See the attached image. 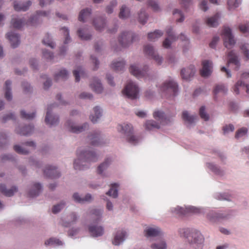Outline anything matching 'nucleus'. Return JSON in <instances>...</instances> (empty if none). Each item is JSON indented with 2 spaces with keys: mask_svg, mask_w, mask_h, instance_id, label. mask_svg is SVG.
I'll list each match as a JSON object with an SVG mask.
<instances>
[{
  "mask_svg": "<svg viewBox=\"0 0 249 249\" xmlns=\"http://www.w3.org/2000/svg\"><path fill=\"white\" fill-rule=\"evenodd\" d=\"M119 42L123 47H126L134 40V35L130 32H123L119 37Z\"/></svg>",
  "mask_w": 249,
  "mask_h": 249,
  "instance_id": "0eeeda50",
  "label": "nucleus"
},
{
  "mask_svg": "<svg viewBox=\"0 0 249 249\" xmlns=\"http://www.w3.org/2000/svg\"><path fill=\"white\" fill-rule=\"evenodd\" d=\"M31 4V1H28L25 3H15L14 5V9L17 11H25L28 9Z\"/></svg>",
  "mask_w": 249,
  "mask_h": 249,
  "instance_id": "bb28decb",
  "label": "nucleus"
},
{
  "mask_svg": "<svg viewBox=\"0 0 249 249\" xmlns=\"http://www.w3.org/2000/svg\"><path fill=\"white\" fill-rule=\"evenodd\" d=\"M148 5L150 6L152 9L155 11H158L160 10V7L158 4L155 1L149 0L148 1Z\"/></svg>",
  "mask_w": 249,
  "mask_h": 249,
  "instance_id": "338daca9",
  "label": "nucleus"
},
{
  "mask_svg": "<svg viewBox=\"0 0 249 249\" xmlns=\"http://www.w3.org/2000/svg\"><path fill=\"white\" fill-rule=\"evenodd\" d=\"M65 204L64 203H60L57 205L53 206L52 208L53 213L55 214L58 213L62 208H64Z\"/></svg>",
  "mask_w": 249,
  "mask_h": 249,
  "instance_id": "680f3d73",
  "label": "nucleus"
},
{
  "mask_svg": "<svg viewBox=\"0 0 249 249\" xmlns=\"http://www.w3.org/2000/svg\"><path fill=\"white\" fill-rule=\"evenodd\" d=\"M227 3L229 10L237 7L239 4V0H228Z\"/></svg>",
  "mask_w": 249,
  "mask_h": 249,
  "instance_id": "5fc2aeb1",
  "label": "nucleus"
},
{
  "mask_svg": "<svg viewBox=\"0 0 249 249\" xmlns=\"http://www.w3.org/2000/svg\"><path fill=\"white\" fill-rule=\"evenodd\" d=\"M240 89L246 90L247 93L249 94V85L245 84L241 80H239L235 85L233 88V90L235 94L239 93Z\"/></svg>",
  "mask_w": 249,
  "mask_h": 249,
  "instance_id": "412c9836",
  "label": "nucleus"
},
{
  "mask_svg": "<svg viewBox=\"0 0 249 249\" xmlns=\"http://www.w3.org/2000/svg\"><path fill=\"white\" fill-rule=\"evenodd\" d=\"M160 124L153 120H148L145 124V127L147 130H152L154 128H159Z\"/></svg>",
  "mask_w": 249,
  "mask_h": 249,
  "instance_id": "a19ab883",
  "label": "nucleus"
},
{
  "mask_svg": "<svg viewBox=\"0 0 249 249\" xmlns=\"http://www.w3.org/2000/svg\"><path fill=\"white\" fill-rule=\"evenodd\" d=\"M227 91V88L224 85L219 84L215 86L213 89V92L214 96L215 97L216 95L218 93H221L222 94H225L226 93Z\"/></svg>",
  "mask_w": 249,
  "mask_h": 249,
  "instance_id": "ea45409f",
  "label": "nucleus"
},
{
  "mask_svg": "<svg viewBox=\"0 0 249 249\" xmlns=\"http://www.w3.org/2000/svg\"><path fill=\"white\" fill-rule=\"evenodd\" d=\"M123 94L128 98L134 99L137 98L138 93V87L132 82H129L122 91Z\"/></svg>",
  "mask_w": 249,
  "mask_h": 249,
  "instance_id": "20e7f679",
  "label": "nucleus"
},
{
  "mask_svg": "<svg viewBox=\"0 0 249 249\" xmlns=\"http://www.w3.org/2000/svg\"><path fill=\"white\" fill-rule=\"evenodd\" d=\"M125 63L124 60L113 62L111 65V68L115 71H121L124 68Z\"/></svg>",
  "mask_w": 249,
  "mask_h": 249,
  "instance_id": "e433bc0d",
  "label": "nucleus"
},
{
  "mask_svg": "<svg viewBox=\"0 0 249 249\" xmlns=\"http://www.w3.org/2000/svg\"><path fill=\"white\" fill-rule=\"evenodd\" d=\"M53 106V105H50L48 106L45 120L46 123L50 125H55L58 124L59 122V119L57 116H52L51 114V111Z\"/></svg>",
  "mask_w": 249,
  "mask_h": 249,
  "instance_id": "ddd939ff",
  "label": "nucleus"
},
{
  "mask_svg": "<svg viewBox=\"0 0 249 249\" xmlns=\"http://www.w3.org/2000/svg\"><path fill=\"white\" fill-rule=\"evenodd\" d=\"M182 118L184 121L189 124H192L194 122V121L196 118V116L189 115L187 111H184L182 112Z\"/></svg>",
  "mask_w": 249,
  "mask_h": 249,
  "instance_id": "37998d69",
  "label": "nucleus"
},
{
  "mask_svg": "<svg viewBox=\"0 0 249 249\" xmlns=\"http://www.w3.org/2000/svg\"><path fill=\"white\" fill-rule=\"evenodd\" d=\"M195 72V67L190 65L188 68L181 70L180 74L182 79L188 80L194 76Z\"/></svg>",
  "mask_w": 249,
  "mask_h": 249,
  "instance_id": "dca6fc26",
  "label": "nucleus"
},
{
  "mask_svg": "<svg viewBox=\"0 0 249 249\" xmlns=\"http://www.w3.org/2000/svg\"><path fill=\"white\" fill-rule=\"evenodd\" d=\"M166 34L168 36V38H166L163 42V46L165 48H168L170 47L171 41L169 40V38L172 40H175L176 37L174 36L172 32V28L171 27L168 28L166 30Z\"/></svg>",
  "mask_w": 249,
  "mask_h": 249,
  "instance_id": "4be33fe9",
  "label": "nucleus"
},
{
  "mask_svg": "<svg viewBox=\"0 0 249 249\" xmlns=\"http://www.w3.org/2000/svg\"><path fill=\"white\" fill-rule=\"evenodd\" d=\"M244 55L249 60V44L244 43L240 46Z\"/></svg>",
  "mask_w": 249,
  "mask_h": 249,
  "instance_id": "8fccbe9b",
  "label": "nucleus"
},
{
  "mask_svg": "<svg viewBox=\"0 0 249 249\" xmlns=\"http://www.w3.org/2000/svg\"><path fill=\"white\" fill-rule=\"evenodd\" d=\"M91 88L97 93H101L103 90L102 86L97 79H94L90 84Z\"/></svg>",
  "mask_w": 249,
  "mask_h": 249,
  "instance_id": "cd10ccee",
  "label": "nucleus"
},
{
  "mask_svg": "<svg viewBox=\"0 0 249 249\" xmlns=\"http://www.w3.org/2000/svg\"><path fill=\"white\" fill-rule=\"evenodd\" d=\"M42 42L45 45H47L52 48H53L54 47V43L50 38V36L48 34L46 35L45 38L42 40Z\"/></svg>",
  "mask_w": 249,
  "mask_h": 249,
  "instance_id": "4d7b16f0",
  "label": "nucleus"
},
{
  "mask_svg": "<svg viewBox=\"0 0 249 249\" xmlns=\"http://www.w3.org/2000/svg\"><path fill=\"white\" fill-rule=\"evenodd\" d=\"M42 188L40 184L36 183L33 185V188L29 193V195L31 197H35L37 196L40 192Z\"/></svg>",
  "mask_w": 249,
  "mask_h": 249,
  "instance_id": "c756f323",
  "label": "nucleus"
},
{
  "mask_svg": "<svg viewBox=\"0 0 249 249\" xmlns=\"http://www.w3.org/2000/svg\"><path fill=\"white\" fill-rule=\"evenodd\" d=\"M6 37L8 38L12 48H15L19 44V36L18 35L13 32H10L7 34Z\"/></svg>",
  "mask_w": 249,
  "mask_h": 249,
  "instance_id": "a211bd4d",
  "label": "nucleus"
},
{
  "mask_svg": "<svg viewBox=\"0 0 249 249\" xmlns=\"http://www.w3.org/2000/svg\"><path fill=\"white\" fill-rule=\"evenodd\" d=\"M192 236L194 238V243L199 245L201 248L204 241L203 235L199 231H195L192 233Z\"/></svg>",
  "mask_w": 249,
  "mask_h": 249,
  "instance_id": "c85d7f7f",
  "label": "nucleus"
},
{
  "mask_svg": "<svg viewBox=\"0 0 249 249\" xmlns=\"http://www.w3.org/2000/svg\"><path fill=\"white\" fill-rule=\"evenodd\" d=\"M44 175L51 178H58L60 176L59 172H58L55 167L48 165L44 170Z\"/></svg>",
  "mask_w": 249,
  "mask_h": 249,
  "instance_id": "4468645a",
  "label": "nucleus"
},
{
  "mask_svg": "<svg viewBox=\"0 0 249 249\" xmlns=\"http://www.w3.org/2000/svg\"><path fill=\"white\" fill-rule=\"evenodd\" d=\"M79 37L82 40H88L90 39L91 35L85 29H79L77 31Z\"/></svg>",
  "mask_w": 249,
  "mask_h": 249,
  "instance_id": "79ce46f5",
  "label": "nucleus"
},
{
  "mask_svg": "<svg viewBox=\"0 0 249 249\" xmlns=\"http://www.w3.org/2000/svg\"><path fill=\"white\" fill-rule=\"evenodd\" d=\"M34 127L31 125L26 126L21 129H17L16 132L18 134L21 135H27L30 134L33 131Z\"/></svg>",
  "mask_w": 249,
  "mask_h": 249,
  "instance_id": "473e14b6",
  "label": "nucleus"
},
{
  "mask_svg": "<svg viewBox=\"0 0 249 249\" xmlns=\"http://www.w3.org/2000/svg\"><path fill=\"white\" fill-rule=\"evenodd\" d=\"M118 185L116 183L112 184L109 190L107 193V195L114 198L117 197L118 196Z\"/></svg>",
  "mask_w": 249,
  "mask_h": 249,
  "instance_id": "c03bdc74",
  "label": "nucleus"
},
{
  "mask_svg": "<svg viewBox=\"0 0 249 249\" xmlns=\"http://www.w3.org/2000/svg\"><path fill=\"white\" fill-rule=\"evenodd\" d=\"M46 246L49 245H62V242L59 239L55 238H50L49 239L46 240L45 242Z\"/></svg>",
  "mask_w": 249,
  "mask_h": 249,
  "instance_id": "09e8293b",
  "label": "nucleus"
},
{
  "mask_svg": "<svg viewBox=\"0 0 249 249\" xmlns=\"http://www.w3.org/2000/svg\"><path fill=\"white\" fill-rule=\"evenodd\" d=\"M130 72L138 78L145 77L147 75L148 67L144 66L142 70H140L135 65H132L129 68Z\"/></svg>",
  "mask_w": 249,
  "mask_h": 249,
  "instance_id": "1a4fd4ad",
  "label": "nucleus"
},
{
  "mask_svg": "<svg viewBox=\"0 0 249 249\" xmlns=\"http://www.w3.org/2000/svg\"><path fill=\"white\" fill-rule=\"evenodd\" d=\"M151 248L153 249H166V244L164 241L160 240L159 242L152 244Z\"/></svg>",
  "mask_w": 249,
  "mask_h": 249,
  "instance_id": "603ef678",
  "label": "nucleus"
},
{
  "mask_svg": "<svg viewBox=\"0 0 249 249\" xmlns=\"http://www.w3.org/2000/svg\"><path fill=\"white\" fill-rule=\"evenodd\" d=\"M248 130L245 127H242L239 129L235 134V138H239L244 135H245L247 133Z\"/></svg>",
  "mask_w": 249,
  "mask_h": 249,
  "instance_id": "e2e57ef3",
  "label": "nucleus"
},
{
  "mask_svg": "<svg viewBox=\"0 0 249 249\" xmlns=\"http://www.w3.org/2000/svg\"><path fill=\"white\" fill-rule=\"evenodd\" d=\"M36 144L33 142H27L23 144L22 146L16 145L14 147V150L18 153L21 154H27L31 150L34 149Z\"/></svg>",
  "mask_w": 249,
  "mask_h": 249,
  "instance_id": "6e6552de",
  "label": "nucleus"
},
{
  "mask_svg": "<svg viewBox=\"0 0 249 249\" xmlns=\"http://www.w3.org/2000/svg\"><path fill=\"white\" fill-rule=\"evenodd\" d=\"M17 191V188L15 186L12 187L10 189L7 190L6 189L5 185H1L0 186V192L6 196H12Z\"/></svg>",
  "mask_w": 249,
  "mask_h": 249,
  "instance_id": "b1692460",
  "label": "nucleus"
},
{
  "mask_svg": "<svg viewBox=\"0 0 249 249\" xmlns=\"http://www.w3.org/2000/svg\"><path fill=\"white\" fill-rule=\"evenodd\" d=\"M163 33L159 30H156L154 32L148 34V39L151 41H154L156 39L161 36Z\"/></svg>",
  "mask_w": 249,
  "mask_h": 249,
  "instance_id": "58836bf2",
  "label": "nucleus"
},
{
  "mask_svg": "<svg viewBox=\"0 0 249 249\" xmlns=\"http://www.w3.org/2000/svg\"><path fill=\"white\" fill-rule=\"evenodd\" d=\"M154 118L159 121L161 124H164L167 123L166 117L163 112L157 110L153 113Z\"/></svg>",
  "mask_w": 249,
  "mask_h": 249,
  "instance_id": "393cba45",
  "label": "nucleus"
},
{
  "mask_svg": "<svg viewBox=\"0 0 249 249\" xmlns=\"http://www.w3.org/2000/svg\"><path fill=\"white\" fill-rule=\"evenodd\" d=\"M178 85L173 80L164 82L160 87V91L163 96L168 95L175 96L178 92Z\"/></svg>",
  "mask_w": 249,
  "mask_h": 249,
  "instance_id": "f03ea898",
  "label": "nucleus"
},
{
  "mask_svg": "<svg viewBox=\"0 0 249 249\" xmlns=\"http://www.w3.org/2000/svg\"><path fill=\"white\" fill-rule=\"evenodd\" d=\"M93 110L95 116L92 115H91L90 116V119L92 123H95L97 121V119L101 116L102 113L99 107H94Z\"/></svg>",
  "mask_w": 249,
  "mask_h": 249,
  "instance_id": "4c0bfd02",
  "label": "nucleus"
},
{
  "mask_svg": "<svg viewBox=\"0 0 249 249\" xmlns=\"http://www.w3.org/2000/svg\"><path fill=\"white\" fill-rule=\"evenodd\" d=\"M11 24L14 28L20 29L25 24V23L24 20L22 19L13 18L11 20Z\"/></svg>",
  "mask_w": 249,
  "mask_h": 249,
  "instance_id": "a18cd8bd",
  "label": "nucleus"
},
{
  "mask_svg": "<svg viewBox=\"0 0 249 249\" xmlns=\"http://www.w3.org/2000/svg\"><path fill=\"white\" fill-rule=\"evenodd\" d=\"M147 18V15L144 11H141L139 14V22L142 24H144L146 22Z\"/></svg>",
  "mask_w": 249,
  "mask_h": 249,
  "instance_id": "13d9d810",
  "label": "nucleus"
},
{
  "mask_svg": "<svg viewBox=\"0 0 249 249\" xmlns=\"http://www.w3.org/2000/svg\"><path fill=\"white\" fill-rule=\"evenodd\" d=\"M90 140V143L93 146H97L100 144L99 137L98 133H96L94 135H90L89 136Z\"/></svg>",
  "mask_w": 249,
  "mask_h": 249,
  "instance_id": "3c124183",
  "label": "nucleus"
},
{
  "mask_svg": "<svg viewBox=\"0 0 249 249\" xmlns=\"http://www.w3.org/2000/svg\"><path fill=\"white\" fill-rule=\"evenodd\" d=\"M130 15L129 9L126 7L125 5L122 6L120 9V12L119 13V17L121 18H125L129 17Z\"/></svg>",
  "mask_w": 249,
  "mask_h": 249,
  "instance_id": "49530a36",
  "label": "nucleus"
},
{
  "mask_svg": "<svg viewBox=\"0 0 249 249\" xmlns=\"http://www.w3.org/2000/svg\"><path fill=\"white\" fill-rule=\"evenodd\" d=\"M219 18V14L217 13L214 16L208 18L206 20V24L210 27H214L218 25V20Z\"/></svg>",
  "mask_w": 249,
  "mask_h": 249,
  "instance_id": "a878e982",
  "label": "nucleus"
},
{
  "mask_svg": "<svg viewBox=\"0 0 249 249\" xmlns=\"http://www.w3.org/2000/svg\"><path fill=\"white\" fill-rule=\"evenodd\" d=\"M239 28L242 33H246L248 32L249 29V22L241 24L239 26Z\"/></svg>",
  "mask_w": 249,
  "mask_h": 249,
  "instance_id": "69168bd1",
  "label": "nucleus"
},
{
  "mask_svg": "<svg viewBox=\"0 0 249 249\" xmlns=\"http://www.w3.org/2000/svg\"><path fill=\"white\" fill-rule=\"evenodd\" d=\"M200 212V210L199 209L194 206H189L185 208L178 206L172 210V212L173 213L179 215H185L188 213H199Z\"/></svg>",
  "mask_w": 249,
  "mask_h": 249,
  "instance_id": "423d86ee",
  "label": "nucleus"
},
{
  "mask_svg": "<svg viewBox=\"0 0 249 249\" xmlns=\"http://www.w3.org/2000/svg\"><path fill=\"white\" fill-rule=\"evenodd\" d=\"M228 61L227 65L229 66L230 64H233L235 66L236 70H238L240 65L238 58L233 51L229 52L228 53Z\"/></svg>",
  "mask_w": 249,
  "mask_h": 249,
  "instance_id": "f3484780",
  "label": "nucleus"
},
{
  "mask_svg": "<svg viewBox=\"0 0 249 249\" xmlns=\"http://www.w3.org/2000/svg\"><path fill=\"white\" fill-rule=\"evenodd\" d=\"M199 115L200 117L205 121L209 120V115L205 112V107L202 106L199 109Z\"/></svg>",
  "mask_w": 249,
  "mask_h": 249,
  "instance_id": "bf43d9fd",
  "label": "nucleus"
},
{
  "mask_svg": "<svg viewBox=\"0 0 249 249\" xmlns=\"http://www.w3.org/2000/svg\"><path fill=\"white\" fill-rule=\"evenodd\" d=\"M173 14L175 18H177L176 20L177 22H182L184 20V16L180 10L175 9L174 10Z\"/></svg>",
  "mask_w": 249,
  "mask_h": 249,
  "instance_id": "864d4df0",
  "label": "nucleus"
},
{
  "mask_svg": "<svg viewBox=\"0 0 249 249\" xmlns=\"http://www.w3.org/2000/svg\"><path fill=\"white\" fill-rule=\"evenodd\" d=\"M65 125L69 131L75 133H80L88 127V124L87 123L84 124L82 126H77L71 120H68L66 122Z\"/></svg>",
  "mask_w": 249,
  "mask_h": 249,
  "instance_id": "9d476101",
  "label": "nucleus"
},
{
  "mask_svg": "<svg viewBox=\"0 0 249 249\" xmlns=\"http://www.w3.org/2000/svg\"><path fill=\"white\" fill-rule=\"evenodd\" d=\"M84 73V71L81 67H78L76 70H75L73 71V75L75 77V81L79 82L80 80L79 75H82Z\"/></svg>",
  "mask_w": 249,
  "mask_h": 249,
  "instance_id": "6e6d98bb",
  "label": "nucleus"
},
{
  "mask_svg": "<svg viewBox=\"0 0 249 249\" xmlns=\"http://www.w3.org/2000/svg\"><path fill=\"white\" fill-rule=\"evenodd\" d=\"M223 36L224 45L228 49L232 48L235 43L233 36L231 34L230 28L224 27L222 33Z\"/></svg>",
  "mask_w": 249,
  "mask_h": 249,
  "instance_id": "39448f33",
  "label": "nucleus"
},
{
  "mask_svg": "<svg viewBox=\"0 0 249 249\" xmlns=\"http://www.w3.org/2000/svg\"><path fill=\"white\" fill-rule=\"evenodd\" d=\"M74 200L79 203H84V202L89 201L91 200L92 197L90 194H87L84 198H81L77 193H74L73 195Z\"/></svg>",
  "mask_w": 249,
  "mask_h": 249,
  "instance_id": "2f4dec72",
  "label": "nucleus"
},
{
  "mask_svg": "<svg viewBox=\"0 0 249 249\" xmlns=\"http://www.w3.org/2000/svg\"><path fill=\"white\" fill-rule=\"evenodd\" d=\"M91 14V9L86 8L82 10L79 14L78 19L80 21L85 22Z\"/></svg>",
  "mask_w": 249,
  "mask_h": 249,
  "instance_id": "7c9ffc66",
  "label": "nucleus"
},
{
  "mask_svg": "<svg viewBox=\"0 0 249 249\" xmlns=\"http://www.w3.org/2000/svg\"><path fill=\"white\" fill-rule=\"evenodd\" d=\"M144 53L151 56L152 58L154 59L158 64H160L162 62V57L159 55L156 54L153 47L149 45H145L143 49Z\"/></svg>",
  "mask_w": 249,
  "mask_h": 249,
  "instance_id": "9b49d317",
  "label": "nucleus"
},
{
  "mask_svg": "<svg viewBox=\"0 0 249 249\" xmlns=\"http://www.w3.org/2000/svg\"><path fill=\"white\" fill-rule=\"evenodd\" d=\"M61 30L63 31V32L64 33V36H66V38L64 41V43L67 44V43H68V42L70 39V36H69V31L68 29V28H67L66 27L62 28Z\"/></svg>",
  "mask_w": 249,
  "mask_h": 249,
  "instance_id": "0e129e2a",
  "label": "nucleus"
},
{
  "mask_svg": "<svg viewBox=\"0 0 249 249\" xmlns=\"http://www.w3.org/2000/svg\"><path fill=\"white\" fill-rule=\"evenodd\" d=\"M78 159L74 160L73 166L75 170H84L88 168V164L96 162L98 160L97 155L91 151H77Z\"/></svg>",
  "mask_w": 249,
  "mask_h": 249,
  "instance_id": "f257e3e1",
  "label": "nucleus"
},
{
  "mask_svg": "<svg viewBox=\"0 0 249 249\" xmlns=\"http://www.w3.org/2000/svg\"><path fill=\"white\" fill-rule=\"evenodd\" d=\"M202 65V68L200 71L201 76L204 77L209 76L212 72V62L209 60H204Z\"/></svg>",
  "mask_w": 249,
  "mask_h": 249,
  "instance_id": "f8f14e48",
  "label": "nucleus"
},
{
  "mask_svg": "<svg viewBox=\"0 0 249 249\" xmlns=\"http://www.w3.org/2000/svg\"><path fill=\"white\" fill-rule=\"evenodd\" d=\"M11 85V82L10 80H7L5 83V97L8 101H10L12 98L10 88Z\"/></svg>",
  "mask_w": 249,
  "mask_h": 249,
  "instance_id": "f704fd0d",
  "label": "nucleus"
},
{
  "mask_svg": "<svg viewBox=\"0 0 249 249\" xmlns=\"http://www.w3.org/2000/svg\"><path fill=\"white\" fill-rule=\"evenodd\" d=\"M234 129V126L231 124L226 125L224 126L223 128V130L224 134L228 133L230 131L232 132L233 131Z\"/></svg>",
  "mask_w": 249,
  "mask_h": 249,
  "instance_id": "774afa93",
  "label": "nucleus"
},
{
  "mask_svg": "<svg viewBox=\"0 0 249 249\" xmlns=\"http://www.w3.org/2000/svg\"><path fill=\"white\" fill-rule=\"evenodd\" d=\"M68 76V72L65 69L61 70L58 73L55 74L54 78L56 81L60 79L65 80L67 78Z\"/></svg>",
  "mask_w": 249,
  "mask_h": 249,
  "instance_id": "de8ad7c7",
  "label": "nucleus"
},
{
  "mask_svg": "<svg viewBox=\"0 0 249 249\" xmlns=\"http://www.w3.org/2000/svg\"><path fill=\"white\" fill-rule=\"evenodd\" d=\"M144 233L146 237H156L160 235L161 231L158 228H149L144 231Z\"/></svg>",
  "mask_w": 249,
  "mask_h": 249,
  "instance_id": "5701e85b",
  "label": "nucleus"
},
{
  "mask_svg": "<svg viewBox=\"0 0 249 249\" xmlns=\"http://www.w3.org/2000/svg\"><path fill=\"white\" fill-rule=\"evenodd\" d=\"M126 233L123 230H119L114 235L112 243L115 245H119L122 243L125 239Z\"/></svg>",
  "mask_w": 249,
  "mask_h": 249,
  "instance_id": "6ab92c4d",
  "label": "nucleus"
},
{
  "mask_svg": "<svg viewBox=\"0 0 249 249\" xmlns=\"http://www.w3.org/2000/svg\"><path fill=\"white\" fill-rule=\"evenodd\" d=\"M48 13L45 11H37L36 15L31 17L27 24L29 25H35L39 21L41 20L42 17H46Z\"/></svg>",
  "mask_w": 249,
  "mask_h": 249,
  "instance_id": "2eb2a0df",
  "label": "nucleus"
},
{
  "mask_svg": "<svg viewBox=\"0 0 249 249\" xmlns=\"http://www.w3.org/2000/svg\"><path fill=\"white\" fill-rule=\"evenodd\" d=\"M111 161L110 158H107L105 161L98 167L97 173L99 174H102L104 170L108 167Z\"/></svg>",
  "mask_w": 249,
  "mask_h": 249,
  "instance_id": "72a5a7b5",
  "label": "nucleus"
},
{
  "mask_svg": "<svg viewBox=\"0 0 249 249\" xmlns=\"http://www.w3.org/2000/svg\"><path fill=\"white\" fill-rule=\"evenodd\" d=\"M117 129L119 132L126 135L127 141L130 143L135 145L139 142V137L132 134V127L131 124H119Z\"/></svg>",
  "mask_w": 249,
  "mask_h": 249,
  "instance_id": "7ed1b4c3",
  "label": "nucleus"
},
{
  "mask_svg": "<svg viewBox=\"0 0 249 249\" xmlns=\"http://www.w3.org/2000/svg\"><path fill=\"white\" fill-rule=\"evenodd\" d=\"M35 113L33 112L32 113L28 114L26 113V112L24 110H22L20 112L21 116L22 118L31 120L33 119L35 117Z\"/></svg>",
  "mask_w": 249,
  "mask_h": 249,
  "instance_id": "052dcab7",
  "label": "nucleus"
},
{
  "mask_svg": "<svg viewBox=\"0 0 249 249\" xmlns=\"http://www.w3.org/2000/svg\"><path fill=\"white\" fill-rule=\"evenodd\" d=\"M89 231L93 237H98L102 235L104 233V229L101 226L90 225L89 227Z\"/></svg>",
  "mask_w": 249,
  "mask_h": 249,
  "instance_id": "aec40b11",
  "label": "nucleus"
},
{
  "mask_svg": "<svg viewBox=\"0 0 249 249\" xmlns=\"http://www.w3.org/2000/svg\"><path fill=\"white\" fill-rule=\"evenodd\" d=\"M95 29L98 31H102L105 25V21L102 18H100L93 21Z\"/></svg>",
  "mask_w": 249,
  "mask_h": 249,
  "instance_id": "c9c22d12",
  "label": "nucleus"
}]
</instances>
